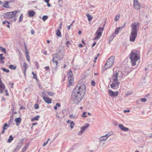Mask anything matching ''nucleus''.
Listing matches in <instances>:
<instances>
[{"label":"nucleus","mask_w":152,"mask_h":152,"mask_svg":"<svg viewBox=\"0 0 152 152\" xmlns=\"http://www.w3.org/2000/svg\"><path fill=\"white\" fill-rule=\"evenodd\" d=\"M110 136V134H107L101 137L99 139V144L102 145H104L105 143V142L106 141L107 138Z\"/></svg>","instance_id":"6e6552de"},{"label":"nucleus","mask_w":152,"mask_h":152,"mask_svg":"<svg viewBox=\"0 0 152 152\" xmlns=\"http://www.w3.org/2000/svg\"><path fill=\"white\" fill-rule=\"evenodd\" d=\"M47 6L48 7H50V4L49 3H47Z\"/></svg>","instance_id":"69168bd1"},{"label":"nucleus","mask_w":152,"mask_h":152,"mask_svg":"<svg viewBox=\"0 0 152 152\" xmlns=\"http://www.w3.org/2000/svg\"><path fill=\"white\" fill-rule=\"evenodd\" d=\"M48 18V16L47 15L43 16L42 17V19L43 21H45Z\"/></svg>","instance_id":"473e14b6"},{"label":"nucleus","mask_w":152,"mask_h":152,"mask_svg":"<svg viewBox=\"0 0 152 152\" xmlns=\"http://www.w3.org/2000/svg\"><path fill=\"white\" fill-rule=\"evenodd\" d=\"M21 119L20 118H16L15 119V121L16 123H20L21 121Z\"/></svg>","instance_id":"aec40b11"},{"label":"nucleus","mask_w":152,"mask_h":152,"mask_svg":"<svg viewBox=\"0 0 152 152\" xmlns=\"http://www.w3.org/2000/svg\"><path fill=\"white\" fill-rule=\"evenodd\" d=\"M28 16L30 17H32L34 16V15L35 14V12L33 11V10H30L28 12Z\"/></svg>","instance_id":"f3484780"},{"label":"nucleus","mask_w":152,"mask_h":152,"mask_svg":"<svg viewBox=\"0 0 152 152\" xmlns=\"http://www.w3.org/2000/svg\"><path fill=\"white\" fill-rule=\"evenodd\" d=\"M56 106L57 107H60L61 106V105L60 104H59V103H57L56 104Z\"/></svg>","instance_id":"09e8293b"},{"label":"nucleus","mask_w":152,"mask_h":152,"mask_svg":"<svg viewBox=\"0 0 152 152\" xmlns=\"http://www.w3.org/2000/svg\"><path fill=\"white\" fill-rule=\"evenodd\" d=\"M56 34L58 37H61V33L59 30H58L56 31Z\"/></svg>","instance_id":"b1692460"},{"label":"nucleus","mask_w":152,"mask_h":152,"mask_svg":"<svg viewBox=\"0 0 152 152\" xmlns=\"http://www.w3.org/2000/svg\"><path fill=\"white\" fill-rule=\"evenodd\" d=\"M71 27L69 25V26L67 27V28H68V30H69L70 29Z\"/></svg>","instance_id":"680f3d73"},{"label":"nucleus","mask_w":152,"mask_h":152,"mask_svg":"<svg viewBox=\"0 0 152 152\" xmlns=\"http://www.w3.org/2000/svg\"><path fill=\"white\" fill-rule=\"evenodd\" d=\"M4 127H7L8 126V124H5L4 125Z\"/></svg>","instance_id":"338daca9"},{"label":"nucleus","mask_w":152,"mask_h":152,"mask_svg":"<svg viewBox=\"0 0 152 152\" xmlns=\"http://www.w3.org/2000/svg\"><path fill=\"white\" fill-rule=\"evenodd\" d=\"M19 12V11H14L12 12H6L2 15L4 18L10 19L16 17V14Z\"/></svg>","instance_id":"0eeeda50"},{"label":"nucleus","mask_w":152,"mask_h":152,"mask_svg":"<svg viewBox=\"0 0 152 152\" xmlns=\"http://www.w3.org/2000/svg\"><path fill=\"white\" fill-rule=\"evenodd\" d=\"M24 45H25V49L26 50V52L27 51V47H26V45L25 43H24Z\"/></svg>","instance_id":"6e6d98bb"},{"label":"nucleus","mask_w":152,"mask_h":152,"mask_svg":"<svg viewBox=\"0 0 152 152\" xmlns=\"http://www.w3.org/2000/svg\"><path fill=\"white\" fill-rule=\"evenodd\" d=\"M70 44V42L69 41H67L66 42V44L67 46H68V45Z\"/></svg>","instance_id":"3c124183"},{"label":"nucleus","mask_w":152,"mask_h":152,"mask_svg":"<svg viewBox=\"0 0 152 152\" xmlns=\"http://www.w3.org/2000/svg\"><path fill=\"white\" fill-rule=\"evenodd\" d=\"M14 109H12V113H13L14 114H17V112H14Z\"/></svg>","instance_id":"13d9d810"},{"label":"nucleus","mask_w":152,"mask_h":152,"mask_svg":"<svg viewBox=\"0 0 152 152\" xmlns=\"http://www.w3.org/2000/svg\"><path fill=\"white\" fill-rule=\"evenodd\" d=\"M130 112V111L129 110H124V113L125 112Z\"/></svg>","instance_id":"4d7b16f0"},{"label":"nucleus","mask_w":152,"mask_h":152,"mask_svg":"<svg viewBox=\"0 0 152 152\" xmlns=\"http://www.w3.org/2000/svg\"><path fill=\"white\" fill-rule=\"evenodd\" d=\"M48 143V141H47L46 142H45L43 145V146H45L46 144Z\"/></svg>","instance_id":"5fc2aeb1"},{"label":"nucleus","mask_w":152,"mask_h":152,"mask_svg":"<svg viewBox=\"0 0 152 152\" xmlns=\"http://www.w3.org/2000/svg\"><path fill=\"white\" fill-rule=\"evenodd\" d=\"M115 61V56H111L107 60L106 63L105 64L103 68L104 70L110 67L113 64Z\"/></svg>","instance_id":"423d86ee"},{"label":"nucleus","mask_w":152,"mask_h":152,"mask_svg":"<svg viewBox=\"0 0 152 152\" xmlns=\"http://www.w3.org/2000/svg\"><path fill=\"white\" fill-rule=\"evenodd\" d=\"M61 26H62V23L61 22L60 23V26H59V28H60V29H61Z\"/></svg>","instance_id":"052dcab7"},{"label":"nucleus","mask_w":152,"mask_h":152,"mask_svg":"<svg viewBox=\"0 0 152 152\" xmlns=\"http://www.w3.org/2000/svg\"><path fill=\"white\" fill-rule=\"evenodd\" d=\"M86 112H84L82 113V116L83 117H86V116L85 115L86 114Z\"/></svg>","instance_id":"ea45409f"},{"label":"nucleus","mask_w":152,"mask_h":152,"mask_svg":"<svg viewBox=\"0 0 152 152\" xmlns=\"http://www.w3.org/2000/svg\"><path fill=\"white\" fill-rule=\"evenodd\" d=\"M146 100L147 99L145 98H142L141 99V101L142 102H145Z\"/></svg>","instance_id":"a18cd8bd"},{"label":"nucleus","mask_w":152,"mask_h":152,"mask_svg":"<svg viewBox=\"0 0 152 152\" xmlns=\"http://www.w3.org/2000/svg\"><path fill=\"white\" fill-rule=\"evenodd\" d=\"M21 147L20 144H18L17 145L16 148L14 150V151H15L16 150H18Z\"/></svg>","instance_id":"5701e85b"},{"label":"nucleus","mask_w":152,"mask_h":152,"mask_svg":"<svg viewBox=\"0 0 152 152\" xmlns=\"http://www.w3.org/2000/svg\"><path fill=\"white\" fill-rule=\"evenodd\" d=\"M50 0H45V2L47 3H49Z\"/></svg>","instance_id":"bf43d9fd"},{"label":"nucleus","mask_w":152,"mask_h":152,"mask_svg":"<svg viewBox=\"0 0 152 152\" xmlns=\"http://www.w3.org/2000/svg\"><path fill=\"white\" fill-rule=\"evenodd\" d=\"M140 24L139 23L135 22L131 25V31L129 37V40L130 41L134 42L135 41L137 35Z\"/></svg>","instance_id":"7ed1b4c3"},{"label":"nucleus","mask_w":152,"mask_h":152,"mask_svg":"<svg viewBox=\"0 0 152 152\" xmlns=\"http://www.w3.org/2000/svg\"><path fill=\"white\" fill-rule=\"evenodd\" d=\"M43 99L44 101L48 104H50L51 103L52 99L47 97L43 96Z\"/></svg>","instance_id":"4468645a"},{"label":"nucleus","mask_w":152,"mask_h":152,"mask_svg":"<svg viewBox=\"0 0 152 152\" xmlns=\"http://www.w3.org/2000/svg\"><path fill=\"white\" fill-rule=\"evenodd\" d=\"M129 130V129L128 128L126 127H124L123 129L122 130L123 131H126V132L127 131Z\"/></svg>","instance_id":"a19ab883"},{"label":"nucleus","mask_w":152,"mask_h":152,"mask_svg":"<svg viewBox=\"0 0 152 152\" xmlns=\"http://www.w3.org/2000/svg\"><path fill=\"white\" fill-rule=\"evenodd\" d=\"M63 56V53H61L60 51H59L57 53L54 54L53 55L52 59L53 63H55L56 66H57L58 64V61L60 60L61 58H62Z\"/></svg>","instance_id":"39448f33"},{"label":"nucleus","mask_w":152,"mask_h":152,"mask_svg":"<svg viewBox=\"0 0 152 152\" xmlns=\"http://www.w3.org/2000/svg\"><path fill=\"white\" fill-rule=\"evenodd\" d=\"M91 84L92 86H94L95 85V83L94 81L92 80L91 82Z\"/></svg>","instance_id":"37998d69"},{"label":"nucleus","mask_w":152,"mask_h":152,"mask_svg":"<svg viewBox=\"0 0 152 152\" xmlns=\"http://www.w3.org/2000/svg\"><path fill=\"white\" fill-rule=\"evenodd\" d=\"M23 15L22 14L21 15H20V17L19 19V20L18 21L19 22H20L22 21V20H23Z\"/></svg>","instance_id":"f704fd0d"},{"label":"nucleus","mask_w":152,"mask_h":152,"mask_svg":"<svg viewBox=\"0 0 152 152\" xmlns=\"http://www.w3.org/2000/svg\"><path fill=\"white\" fill-rule=\"evenodd\" d=\"M10 1H5V4L2 5V6L5 8H10L9 7V3H10Z\"/></svg>","instance_id":"6ab92c4d"},{"label":"nucleus","mask_w":152,"mask_h":152,"mask_svg":"<svg viewBox=\"0 0 152 152\" xmlns=\"http://www.w3.org/2000/svg\"><path fill=\"white\" fill-rule=\"evenodd\" d=\"M45 69L46 70H48L50 68L49 66H47L45 67Z\"/></svg>","instance_id":"8fccbe9b"},{"label":"nucleus","mask_w":152,"mask_h":152,"mask_svg":"<svg viewBox=\"0 0 152 152\" xmlns=\"http://www.w3.org/2000/svg\"><path fill=\"white\" fill-rule=\"evenodd\" d=\"M79 83L75 86L71 94V98L75 104L78 103L81 100L86 92L85 86Z\"/></svg>","instance_id":"f257e3e1"},{"label":"nucleus","mask_w":152,"mask_h":152,"mask_svg":"<svg viewBox=\"0 0 152 152\" xmlns=\"http://www.w3.org/2000/svg\"><path fill=\"white\" fill-rule=\"evenodd\" d=\"M149 137L151 138H152V133L149 136Z\"/></svg>","instance_id":"774afa93"},{"label":"nucleus","mask_w":152,"mask_h":152,"mask_svg":"<svg viewBox=\"0 0 152 152\" xmlns=\"http://www.w3.org/2000/svg\"><path fill=\"white\" fill-rule=\"evenodd\" d=\"M13 140V137L12 135H10V136L7 142L10 143L11 141Z\"/></svg>","instance_id":"4be33fe9"},{"label":"nucleus","mask_w":152,"mask_h":152,"mask_svg":"<svg viewBox=\"0 0 152 152\" xmlns=\"http://www.w3.org/2000/svg\"><path fill=\"white\" fill-rule=\"evenodd\" d=\"M134 7L137 10L140 9V5L138 2V0H134Z\"/></svg>","instance_id":"9b49d317"},{"label":"nucleus","mask_w":152,"mask_h":152,"mask_svg":"<svg viewBox=\"0 0 152 152\" xmlns=\"http://www.w3.org/2000/svg\"><path fill=\"white\" fill-rule=\"evenodd\" d=\"M34 107L35 109H38L39 108V106L38 104H35L34 106Z\"/></svg>","instance_id":"79ce46f5"},{"label":"nucleus","mask_w":152,"mask_h":152,"mask_svg":"<svg viewBox=\"0 0 152 152\" xmlns=\"http://www.w3.org/2000/svg\"><path fill=\"white\" fill-rule=\"evenodd\" d=\"M89 126V124L87 123L83 126L80 129V131L78 133V135H81L83 132L88 128Z\"/></svg>","instance_id":"9d476101"},{"label":"nucleus","mask_w":152,"mask_h":152,"mask_svg":"<svg viewBox=\"0 0 152 152\" xmlns=\"http://www.w3.org/2000/svg\"><path fill=\"white\" fill-rule=\"evenodd\" d=\"M26 56L27 60L29 61H30V57L28 55V51L26 52Z\"/></svg>","instance_id":"c85d7f7f"},{"label":"nucleus","mask_w":152,"mask_h":152,"mask_svg":"<svg viewBox=\"0 0 152 152\" xmlns=\"http://www.w3.org/2000/svg\"><path fill=\"white\" fill-rule=\"evenodd\" d=\"M33 77L36 80L37 79V76L36 74H34V75H33Z\"/></svg>","instance_id":"de8ad7c7"},{"label":"nucleus","mask_w":152,"mask_h":152,"mask_svg":"<svg viewBox=\"0 0 152 152\" xmlns=\"http://www.w3.org/2000/svg\"><path fill=\"white\" fill-rule=\"evenodd\" d=\"M109 93L111 96L115 97L118 96L119 93L118 91L114 92L112 90L109 89Z\"/></svg>","instance_id":"f8f14e48"},{"label":"nucleus","mask_w":152,"mask_h":152,"mask_svg":"<svg viewBox=\"0 0 152 152\" xmlns=\"http://www.w3.org/2000/svg\"><path fill=\"white\" fill-rule=\"evenodd\" d=\"M120 17V14H118L117 15H116L115 16V17L114 18V21H118Z\"/></svg>","instance_id":"412c9836"},{"label":"nucleus","mask_w":152,"mask_h":152,"mask_svg":"<svg viewBox=\"0 0 152 152\" xmlns=\"http://www.w3.org/2000/svg\"><path fill=\"white\" fill-rule=\"evenodd\" d=\"M5 58V57H4L2 56L0 57V59L1 61L4 60Z\"/></svg>","instance_id":"49530a36"},{"label":"nucleus","mask_w":152,"mask_h":152,"mask_svg":"<svg viewBox=\"0 0 152 152\" xmlns=\"http://www.w3.org/2000/svg\"><path fill=\"white\" fill-rule=\"evenodd\" d=\"M69 117L71 118H75V116L72 114H71L69 115Z\"/></svg>","instance_id":"c03bdc74"},{"label":"nucleus","mask_w":152,"mask_h":152,"mask_svg":"<svg viewBox=\"0 0 152 152\" xmlns=\"http://www.w3.org/2000/svg\"><path fill=\"white\" fill-rule=\"evenodd\" d=\"M78 46L79 48H82L83 47V45L81 44H79L78 45Z\"/></svg>","instance_id":"603ef678"},{"label":"nucleus","mask_w":152,"mask_h":152,"mask_svg":"<svg viewBox=\"0 0 152 152\" xmlns=\"http://www.w3.org/2000/svg\"><path fill=\"white\" fill-rule=\"evenodd\" d=\"M35 64L36 67H37V69H38L39 67L38 63L37 61H36L35 62Z\"/></svg>","instance_id":"58836bf2"},{"label":"nucleus","mask_w":152,"mask_h":152,"mask_svg":"<svg viewBox=\"0 0 152 152\" xmlns=\"http://www.w3.org/2000/svg\"><path fill=\"white\" fill-rule=\"evenodd\" d=\"M70 127L71 129H72L73 128V126L75 125V124L73 121H71L70 123Z\"/></svg>","instance_id":"2f4dec72"},{"label":"nucleus","mask_w":152,"mask_h":152,"mask_svg":"<svg viewBox=\"0 0 152 152\" xmlns=\"http://www.w3.org/2000/svg\"><path fill=\"white\" fill-rule=\"evenodd\" d=\"M23 73L25 75H26V71L27 69L28 68V65L27 63L26 62H24L23 65Z\"/></svg>","instance_id":"2eb2a0df"},{"label":"nucleus","mask_w":152,"mask_h":152,"mask_svg":"<svg viewBox=\"0 0 152 152\" xmlns=\"http://www.w3.org/2000/svg\"><path fill=\"white\" fill-rule=\"evenodd\" d=\"M28 148V145L25 146L22 149V152H25Z\"/></svg>","instance_id":"bb28decb"},{"label":"nucleus","mask_w":152,"mask_h":152,"mask_svg":"<svg viewBox=\"0 0 152 152\" xmlns=\"http://www.w3.org/2000/svg\"><path fill=\"white\" fill-rule=\"evenodd\" d=\"M68 80L69 85H72L74 81L73 77H68Z\"/></svg>","instance_id":"dca6fc26"},{"label":"nucleus","mask_w":152,"mask_h":152,"mask_svg":"<svg viewBox=\"0 0 152 152\" xmlns=\"http://www.w3.org/2000/svg\"><path fill=\"white\" fill-rule=\"evenodd\" d=\"M121 29V28L120 27H118V28H117L115 30V33H114L115 34H118V32H119V30H120Z\"/></svg>","instance_id":"7c9ffc66"},{"label":"nucleus","mask_w":152,"mask_h":152,"mask_svg":"<svg viewBox=\"0 0 152 152\" xmlns=\"http://www.w3.org/2000/svg\"><path fill=\"white\" fill-rule=\"evenodd\" d=\"M31 34L32 35H33L34 33V31L33 30H32L31 31Z\"/></svg>","instance_id":"864d4df0"},{"label":"nucleus","mask_w":152,"mask_h":152,"mask_svg":"<svg viewBox=\"0 0 152 152\" xmlns=\"http://www.w3.org/2000/svg\"><path fill=\"white\" fill-rule=\"evenodd\" d=\"M86 16L87 17L88 19V21H90L92 20V18L88 14H87Z\"/></svg>","instance_id":"393cba45"},{"label":"nucleus","mask_w":152,"mask_h":152,"mask_svg":"<svg viewBox=\"0 0 152 152\" xmlns=\"http://www.w3.org/2000/svg\"><path fill=\"white\" fill-rule=\"evenodd\" d=\"M5 87V86L4 84L2 83L1 79L0 78V91L1 93H2L3 92Z\"/></svg>","instance_id":"ddd939ff"},{"label":"nucleus","mask_w":152,"mask_h":152,"mask_svg":"<svg viewBox=\"0 0 152 152\" xmlns=\"http://www.w3.org/2000/svg\"><path fill=\"white\" fill-rule=\"evenodd\" d=\"M115 35L114 34V33H113L110 36L108 42L109 43H110L113 39L114 37L115 36Z\"/></svg>","instance_id":"a211bd4d"},{"label":"nucleus","mask_w":152,"mask_h":152,"mask_svg":"<svg viewBox=\"0 0 152 152\" xmlns=\"http://www.w3.org/2000/svg\"><path fill=\"white\" fill-rule=\"evenodd\" d=\"M96 44V42H94V43L93 44V45H92V47H93L94 46H95V45Z\"/></svg>","instance_id":"0e129e2a"},{"label":"nucleus","mask_w":152,"mask_h":152,"mask_svg":"<svg viewBox=\"0 0 152 152\" xmlns=\"http://www.w3.org/2000/svg\"><path fill=\"white\" fill-rule=\"evenodd\" d=\"M123 76L122 73L121 71H113V76L112 77V80L113 82L110 85L111 88L113 89H117L119 88V85L120 83L118 81V78L122 77Z\"/></svg>","instance_id":"f03ea898"},{"label":"nucleus","mask_w":152,"mask_h":152,"mask_svg":"<svg viewBox=\"0 0 152 152\" xmlns=\"http://www.w3.org/2000/svg\"><path fill=\"white\" fill-rule=\"evenodd\" d=\"M48 95L50 96H52L54 94L51 92H48L47 93Z\"/></svg>","instance_id":"4c0bfd02"},{"label":"nucleus","mask_w":152,"mask_h":152,"mask_svg":"<svg viewBox=\"0 0 152 152\" xmlns=\"http://www.w3.org/2000/svg\"><path fill=\"white\" fill-rule=\"evenodd\" d=\"M130 58L131 59L132 66H135L137 61L140 59L139 52L137 51H132L130 55Z\"/></svg>","instance_id":"20e7f679"},{"label":"nucleus","mask_w":152,"mask_h":152,"mask_svg":"<svg viewBox=\"0 0 152 152\" xmlns=\"http://www.w3.org/2000/svg\"><path fill=\"white\" fill-rule=\"evenodd\" d=\"M40 116L39 115L36 116V117H34V119L35 120L38 121L39 120Z\"/></svg>","instance_id":"e433bc0d"},{"label":"nucleus","mask_w":152,"mask_h":152,"mask_svg":"<svg viewBox=\"0 0 152 152\" xmlns=\"http://www.w3.org/2000/svg\"><path fill=\"white\" fill-rule=\"evenodd\" d=\"M119 128L122 130L124 128V125L121 124H120L119 125Z\"/></svg>","instance_id":"c9c22d12"},{"label":"nucleus","mask_w":152,"mask_h":152,"mask_svg":"<svg viewBox=\"0 0 152 152\" xmlns=\"http://www.w3.org/2000/svg\"><path fill=\"white\" fill-rule=\"evenodd\" d=\"M9 68L10 69L15 70L16 68V66H14L12 65H10L9 66Z\"/></svg>","instance_id":"a878e982"},{"label":"nucleus","mask_w":152,"mask_h":152,"mask_svg":"<svg viewBox=\"0 0 152 152\" xmlns=\"http://www.w3.org/2000/svg\"><path fill=\"white\" fill-rule=\"evenodd\" d=\"M104 29V28L102 27L99 28L96 32V37H95V39H99L100 37L102 36V33Z\"/></svg>","instance_id":"1a4fd4ad"},{"label":"nucleus","mask_w":152,"mask_h":152,"mask_svg":"<svg viewBox=\"0 0 152 152\" xmlns=\"http://www.w3.org/2000/svg\"><path fill=\"white\" fill-rule=\"evenodd\" d=\"M67 75H69L68 77H72L73 75L72 72L70 70L68 72Z\"/></svg>","instance_id":"cd10ccee"},{"label":"nucleus","mask_w":152,"mask_h":152,"mask_svg":"<svg viewBox=\"0 0 152 152\" xmlns=\"http://www.w3.org/2000/svg\"><path fill=\"white\" fill-rule=\"evenodd\" d=\"M0 49L1 50L5 53H6V49L5 48H3L2 47L0 46Z\"/></svg>","instance_id":"c756f323"},{"label":"nucleus","mask_w":152,"mask_h":152,"mask_svg":"<svg viewBox=\"0 0 152 152\" xmlns=\"http://www.w3.org/2000/svg\"><path fill=\"white\" fill-rule=\"evenodd\" d=\"M54 109H55V110H56L57 109V107L56 106H55L54 107Z\"/></svg>","instance_id":"e2e57ef3"},{"label":"nucleus","mask_w":152,"mask_h":152,"mask_svg":"<svg viewBox=\"0 0 152 152\" xmlns=\"http://www.w3.org/2000/svg\"><path fill=\"white\" fill-rule=\"evenodd\" d=\"M1 69L4 72H6L7 73H8L10 72V71L9 69H6L5 68H1Z\"/></svg>","instance_id":"72a5a7b5"}]
</instances>
